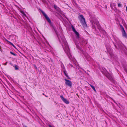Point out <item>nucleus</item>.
I'll use <instances>...</instances> for the list:
<instances>
[{
    "label": "nucleus",
    "mask_w": 127,
    "mask_h": 127,
    "mask_svg": "<svg viewBox=\"0 0 127 127\" xmlns=\"http://www.w3.org/2000/svg\"><path fill=\"white\" fill-rule=\"evenodd\" d=\"M61 38L62 42L64 43V46L62 45L63 48L64 49L65 53L67 54L69 57L70 58V56H71V55L70 52V50L67 43L66 42L65 38L64 36H62V37H61Z\"/></svg>",
    "instance_id": "nucleus-1"
},
{
    "label": "nucleus",
    "mask_w": 127,
    "mask_h": 127,
    "mask_svg": "<svg viewBox=\"0 0 127 127\" xmlns=\"http://www.w3.org/2000/svg\"><path fill=\"white\" fill-rule=\"evenodd\" d=\"M90 22L92 24V27L93 29L96 28V25L99 28L100 25L98 21L96 19L94 18L90 20Z\"/></svg>",
    "instance_id": "nucleus-2"
},
{
    "label": "nucleus",
    "mask_w": 127,
    "mask_h": 127,
    "mask_svg": "<svg viewBox=\"0 0 127 127\" xmlns=\"http://www.w3.org/2000/svg\"><path fill=\"white\" fill-rule=\"evenodd\" d=\"M79 16L80 17V21L83 26L85 28L87 27V25L86 23L84 18L82 15H80Z\"/></svg>",
    "instance_id": "nucleus-3"
},
{
    "label": "nucleus",
    "mask_w": 127,
    "mask_h": 127,
    "mask_svg": "<svg viewBox=\"0 0 127 127\" xmlns=\"http://www.w3.org/2000/svg\"><path fill=\"white\" fill-rule=\"evenodd\" d=\"M72 30L73 32L75 33V34L77 36V39H79V42H81V40L79 38V33L76 31L74 27L73 26H72Z\"/></svg>",
    "instance_id": "nucleus-4"
},
{
    "label": "nucleus",
    "mask_w": 127,
    "mask_h": 127,
    "mask_svg": "<svg viewBox=\"0 0 127 127\" xmlns=\"http://www.w3.org/2000/svg\"><path fill=\"white\" fill-rule=\"evenodd\" d=\"M64 80L65 81V84L69 87H71L72 86V83L71 82L70 80L66 79H65Z\"/></svg>",
    "instance_id": "nucleus-5"
},
{
    "label": "nucleus",
    "mask_w": 127,
    "mask_h": 127,
    "mask_svg": "<svg viewBox=\"0 0 127 127\" xmlns=\"http://www.w3.org/2000/svg\"><path fill=\"white\" fill-rule=\"evenodd\" d=\"M60 97L62 100L66 104H68L69 103V101L67 100V99L64 98L63 96L61 95L60 96Z\"/></svg>",
    "instance_id": "nucleus-6"
},
{
    "label": "nucleus",
    "mask_w": 127,
    "mask_h": 127,
    "mask_svg": "<svg viewBox=\"0 0 127 127\" xmlns=\"http://www.w3.org/2000/svg\"><path fill=\"white\" fill-rule=\"evenodd\" d=\"M42 13L43 14L45 18L46 19L47 21L48 22L50 23H51V21L49 18L47 16V15L43 12H42Z\"/></svg>",
    "instance_id": "nucleus-7"
},
{
    "label": "nucleus",
    "mask_w": 127,
    "mask_h": 127,
    "mask_svg": "<svg viewBox=\"0 0 127 127\" xmlns=\"http://www.w3.org/2000/svg\"><path fill=\"white\" fill-rule=\"evenodd\" d=\"M122 33L123 36L124 37H127V35L125 32L124 29L122 30Z\"/></svg>",
    "instance_id": "nucleus-8"
},
{
    "label": "nucleus",
    "mask_w": 127,
    "mask_h": 127,
    "mask_svg": "<svg viewBox=\"0 0 127 127\" xmlns=\"http://www.w3.org/2000/svg\"><path fill=\"white\" fill-rule=\"evenodd\" d=\"M105 76H106L109 80H111L112 77L110 75V74L108 73H106L105 74Z\"/></svg>",
    "instance_id": "nucleus-9"
},
{
    "label": "nucleus",
    "mask_w": 127,
    "mask_h": 127,
    "mask_svg": "<svg viewBox=\"0 0 127 127\" xmlns=\"http://www.w3.org/2000/svg\"><path fill=\"white\" fill-rule=\"evenodd\" d=\"M90 86L93 89V90L95 92H96V90L95 89V87L93 85L91 84H90Z\"/></svg>",
    "instance_id": "nucleus-10"
},
{
    "label": "nucleus",
    "mask_w": 127,
    "mask_h": 127,
    "mask_svg": "<svg viewBox=\"0 0 127 127\" xmlns=\"http://www.w3.org/2000/svg\"><path fill=\"white\" fill-rule=\"evenodd\" d=\"M14 67L15 68V70H18V66L16 65H15L14 66Z\"/></svg>",
    "instance_id": "nucleus-11"
},
{
    "label": "nucleus",
    "mask_w": 127,
    "mask_h": 127,
    "mask_svg": "<svg viewBox=\"0 0 127 127\" xmlns=\"http://www.w3.org/2000/svg\"><path fill=\"white\" fill-rule=\"evenodd\" d=\"M64 73L65 75L67 77H68V76L67 74V73L66 71L65 70L64 71Z\"/></svg>",
    "instance_id": "nucleus-12"
},
{
    "label": "nucleus",
    "mask_w": 127,
    "mask_h": 127,
    "mask_svg": "<svg viewBox=\"0 0 127 127\" xmlns=\"http://www.w3.org/2000/svg\"><path fill=\"white\" fill-rule=\"evenodd\" d=\"M53 28L54 30L55 31L56 33H57V30H56V27H54V26H53Z\"/></svg>",
    "instance_id": "nucleus-13"
},
{
    "label": "nucleus",
    "mask_w": 127,
    "mask_h": 127,
    "mask_svg": "<svg viewBox=\"0 0 127 127\" xmlns=\"http://www.w3.org/2000/svg\"><path fill=\"white\" fill-rule=\"evenodd\" d=\"M20 12L24 16H26V15L25 14L24 12L23 11H20Z\"/></svg>",
    "instance_id": "nucleus-14"
},
{
    "label": "nucleus",
    "mask_w": 127,
    "mask_h": 127,
    "mask_svg": "<svg viewBox=\"0 0 127 127\" xmlns=\"http://www.w3.org/2000/svg\"><path fill=\"white\" fill-rule=\"evenodd\" d=\"M121 6V4L120 3H118V7H120Z\"/></svg>",
    "instance_id": "nucleus-15"
},
{
    "label": "nucleus",
    "mask_w": 127,
    "mask_h": 127,
    "mask_svg": "<svg viewBox=\"0 0 127 127\" xmlns=\"http://www.w3.org/2000/svg\"><path fill=\"white\" fill-rule=\"evenodd\" d=\"M120 26L121 28L122 29V30H123V29H124L123 27L122 26V25H120Z\"/></svg>",
    "instance_id": "nucleus-16"
},
{
    "label": "nucleus",
    "mask_w": 127,
    "mask_h": 127,
    "mask_svg": "<svg viewBox=\"0 0 127 127\" xmlns=\"http://www.w3.org/2000/svg\"><path fill=\"white\" fill-rule=\"evenodd\" d=\"M10 53L12 54V55H14V56H15L16 55L15 54H14V53H13L12 52H10Z\"/></svg>",
    "instance_id": "nucleus-17"
},
{
    "label": "nucleus",
    "mask_w": 127,
    "mask_h": 127,
    "mask_svg": "<svg viewBox=\"0 0 127 127\" xmlns=\"http://www.w3.org/2000/svg\"><path fill=\"white\" fill-rule=\"evenodd\" d=\"M54 8L55 9H56L57 7V6L56 5H54Z\"/></svg>",
    "instance_id": "nucleus-18"
},
{
    "label": "nucleus",
    "mask_w": 127,
    "mask_h": 127,
    "mask_svg": "<svg viewBox=\"0 0 127 127\" xmlns=\"http://www.w3.org/2000/svg\"><path fill=\"white\" fill-rule=\"evenodd\" d=\"M9 42L14 47H15L14 45L12 43L10 42Z\"/></svg>",
    "instance_id": "nucleus-19"
},
{
    "label": "nucleus",
    "mask_w": 127,
    "mask_h": 127,
    "mask_svg": "<svg viewBox=\"0 0 127 127\" xmlns=\"http://www.w3.org/2000/svg\"><path fill=\"white\" fill-rule=\"evenodd\" d=\"M7 62H6V63H4V64H3V65H6V64H7Z\"/></svg>",
    "instance_id": "nucleus-20"
},
{
    "label": "nucleus",
    "mask_w": 127,
    "mask_h": 127,
    "mask_svg": "<svg viewBox=\"0 0 127 127\" xmlns=\"http://www.w3.org/2000/svg\"><path fill=\"white\" fill-rule=\"evenodd\" d=\"M49 127H53L51 125H49Z\"/></svg>",
    "instance_id": "nucleus-21"
},
{
    "label": "nucleus",
    "mask_w": 127,
    "mask_h": 127,
    "mask_svg": "<svg viewBox=\"0 0 127 127\" xmlns=\"http://www.w3.org/2000/svg\"><path fill=\"white\" fill-rule=\"evenodd\" d=\"M70 65L72 67H73V66L72 65Z\"/></svg>",
    "instance_id": "nucleus-22"
},
{
    "label": "nucleus",
    "mask_w": 127,
    "mask_h": 127,
    "mask_svg": "<svg viewBox=\"0 0 127 127\" xmlns=\"http://www.w3.org/2000/svg\"><path fill=\"white\" fill-rule=\"evenodd\" d=\"M114 4V6H115V4Z\"/></svg>",
    "instance_id": "nucleus-23"
},
{
    "label": "nucleus",
    "mask_w": 127,
    "mask_h": 127,
    "mask_svg": "<svg viewBox=\"0 0 127 127\" xmlns=\"http://www.w3.org/2000/svg\"><path fill=\"white\" fill-rule=\"evenodd\" d=\"M45 96L46 97H48V96H46V95H45Z\"/></svg>",
    "instance_id": "nucleus-24"
},
{
    "label": "nucleus",
    "mask_w": 127,
    "mask_h": 127,
    "mask_svg": "<svg viewBox=\"0 0 127 127\" xmlns=\"http://www.w3.org/2000/svg\"><path fill=\"white\" fill-rule=\"evenodd\" d=\"M111 7H112V6H111Z\"/></svg>",
    "instance_id": "nucleus-25"
},
{
    "label": "nucleus",
    "mask_w": 127,
    "mask_h": 127,
    "mask_svg": "<svg viewBox=\"0 0 127 127\" xmlns=\"http://www.w3.org/2000/svg\"><path fill=\"white\" fill-rule=\"evenodd\" d=\"M43 95H44V93H43Z\"/></svg>",
    "instance_id": "nucleus-26"
}]
</instances>
